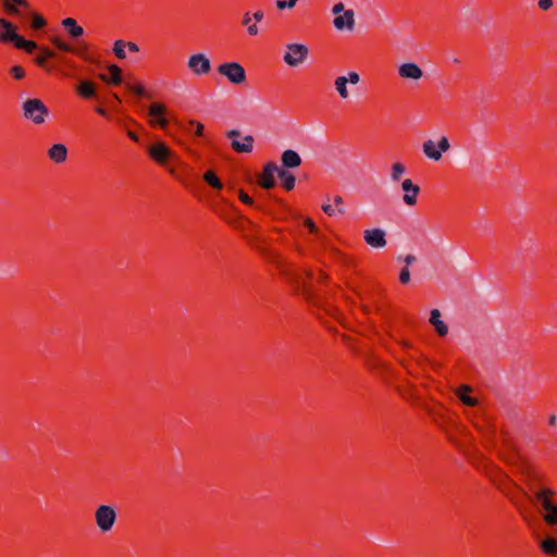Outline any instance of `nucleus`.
Listing matches in <instances>:
<instances>
[{
  "mask_svg": "<svg viewBox=\"0 0 557 557\" xmlns=\"http://www.w3.org/2000/svg\"><path fill=\"white\" fill-rule=\"evenodd\" d=\"M113 97H114L117 101H120V98H119V96H117V95H115V94H114V95H113Z\"/></svg>",
  "mask_w": 557,
  "mask_h": 557,
  "instance_id": "nucleus-56",
  "label": "nucleus"
},
{
  "mask_svg": "<svg viewBox=\"0 0 557 557\" xmlns=\"http://www.w3.org/2000/svg\"><path fill=\"white\" fill-rule=\"evenodd\" d=\"M253 18L256 20V22H260L263 18V12L262 11L255 12Z\"/></svg>",
  "mask_w": 557,
  "mask_h": 557,
  "instance_id": "nucleus-51",
  "label": "nucleus"
},
{
  "mask_svg": "<svg viewBox=\"0 0 557 557\" xmlns=\"http://www.w3.org/2000/svg\"><path fill=\"white\" fill-rule=\"evenodd\" d=\"M203 180L215 189L223 188L222 182L216 177V175L212 171H207L203 175Z\"/></svg>",
  "mask_w": 557,
  "mask_h": 557,
  "instance_id": "nucleus-33",
  "label": "nucleus"
},
{
  "mask_svg": "<svg viewBox=\"0 0 557 557\" xmlns=\"http://www.w3.org/2000/svg\"><path fill=\"white\" fill-rule=\"evenodd\" d=\"M0 35H20L17 26L9 20L0 16Z\"/></svg>",
  "mask_w": 557,
  "mask_h": 557,
  "instance_id": "nucleus-28",
  "label": "nucleus"
},
{
  "mask_svg": "<svg viewBox=\"0 0 557 557\" xmlns=\"http://www.w3.org/2000/svg\"><path fill=\"white\" fill-rule=\"evenodd\" d=\"M399 259L404 260L407 268L417 261V257L413 255H407L405 257H399Z\"/></svg>",
  "mask_w": 557,
  "mask_h": 557,
  "instance_id": "nucleus-47",
  "label": "nucleus"
},
{
  "mask_svg": "<svg viewBox=\"0 0 557 557\" xmlns=\"http://www.w3.org/2000/svg\"><path fill=\"white\" fill-rule=\"evenodd\" d=\"M398 73L404 78L414 81L420 79L423 75L422 70L416 63L412 62L401 64L398 69Z\"/></svg>",
  "mask_w": 557,
  "mask_h": 557,
  "instance_id": "nucleus-18",
  "label": "nucleus"
},
{
  "mask_svg": "<svg viewBox=\"0 0 557 557\" xmlns=\"http://www.w3.org/2000/svg\"><path fill=\"white\" fill-rule=\"evenodd\" d=\"M347 84L348 82L346 76H338L334 82L335 90L338 92L342 99H347L349 96Z\"/></svg>",
  "mask_w": 557,
  "mask_h": 557,
  "instance_id": "nucleus-27",
  "label": "nucleus"
},
{
  "mask_svg": "<svg viewBox=\"0 0 557 557\" xmlns=\"http://www.w3.org/2000/svg\"><path fill=\"white\" fill-rule=\"evenodd\" d=\"M127 135H128V137H129L132 140H134V141H138V137H137V135H136L135 133H133V132H128V133H127Z\"/></svg>",
  "mask_w": 557,
  "mask_h": 557,
  "instance_id": "nucleus-52",
  "label": "nucleus"
},
{
  "mask_svg": "<svg viewBox=\"0 0 557 557\" xmlns=\"http://www.w3.org/2000/svg\"><path fill=\"white\" fill-rule=\"evenodd\" d=\"M543 519L547 524H557V505L555 502L544 510Z\"/></svg>",
  "mask_w": 557,
  "mask_h": 557,
  "instance_id": "nucleus-29",
  "label": "nucleus"
},
{
  "mask_svg": "<svg viewBox=\"0 0 557 557\" xmlns=\"http://www.w3.org/2000/svg\"><path fill=\"white\" fill-rule=\"evenodd\" d=\"M305 225L310 230V232H312V233L317 232V227L310 219L305 220Z\"/></svg>",
  "mask_w": 557,
  "mask_h": 557,
  "instance_id": "nucleus-50",
  "label": "nucleus"
},
{
  "mask_svg": "<svg viewBox=\"0 0 557 557\" xmlns=\"http://www.w3.org/2000/svg\"><path fill=\"white\" fill-rule=\"evenodd\" d=\"M406 173V166L403 163L396 162L392 166L391 180L393 183L400 181L401 176Z\"/></svg>",
  "mask_w": 557,
  "mask_h": 557,
  "instance_id": "nucleus-31",
  "label": "nucleus"
},
{
  "mask_svg": "<svg viewBox=\"0 0 557 557\" xmlns=\"http://www.w3.org/2000/svg\"><path fill=\"white\" fill-rule=\"evenodd\" d=\"M334 202L338 209V212L343 213L344 212V208L342 207L344 200L341 196H335L334 198Z\"/></svg>",
  "mask_w": 557,
  "mask_h": 557,
  "instance_id": "nucleus-48",
  "label": "nucleus"
},
{
  "mask_svg": "<svg viewBox=\"0 0 557 557\" xmlns=\"http://www.w3.org/2000/svg\"><path fill=\"white\" fill-rule=\"evenodd\" d=\"M296 284L301 285V287H302V293L305 294V296H306V297H308V298H309V297H310V289H309V287H308L307 283L305 282V280H304L302 277H300V276H299V277L296 280Z\"/></svg>",
  "mask_w": 557,
  "mask_h": 557,
  "instance_id": "nucleus-42",
  "label": "nucleus"
},
{
  "mask_svg": "<svg viewBox=\"0 0 557 557\" xmlns=\"http://www.w3.org/2000/svg\"><path fill=\"white\" fill-rule=\"evenodd\" d=\"M109 73H110V78L107 75L102 74L100 76L101 79L104 81V82H109V83L115 84V85L121 84V82H122V76H121L122 71H121V69L119 66L111 65L109 67Z\"/></svg>",
  "mask_w": 557,
  "mask_h": 557,
  "instance_id": "nucleus-26",
  "label": "nucleus"
},
{
  "mask_svg": "<svg viewBox=\"0 0 557 557\" xmlns=\"http://www.w3.org/2000/svg\"><path fill=\"white\" fill-rule=\"evenodd\" d=\"M505 479H506V481H507L509 484H511V485H513V486L519 487V486H518V485H517V484H516L511 479H509L508 476H505Z\"/></svg>",
  "mask_w": 557,
  "mask_h": 557,
  "instance_id": "nucleus-54",
  "label": "nucleus"
},
{
  "mask_svg": "<svg viewBox=\"0 0 557 557\" xmlns=\"http://www.w3.org/2000/svg\"><path fill=\"white\" fill-rule=\"evenodd\" d=\"M53 45L62 51L72 52L85 57L84 51L86 49V45L82 41L74 39L71 41H65L61 37H53Z\"/></svg>",
  "mask_w": 557,
  "mask_h": 557,
  "instance_id": "nucleus-12",
  "label": "nucleus"
},
{
  "mask_svg": "<svg viewBox=\"0 0 557 557\" xmlns=\"http://www.w3.org/2000/svg\"><path fill=\"white\" fill-rule=\"evenodd\" d=\"M541 547L546 554H555L557 552V541L548 537L541 543Z\"/></svg>",
  "mask_w": 557,
  "mask_h": 557,
  "instance_id": "nucleus-34",
  "label": "nucleus"
},
{
  "mask_svg": "<svg viewBox=\"0 0 557 557\" xmlns=\"http://www.w3.org/2000/svg\"><path fill=\"white\" fill-rule=\"evenodd\" d=\"M333 24L338 30H351L355 24V13L351 9L334 17Z\"/></svg>",
  "mask_w": 557,
  "mask_h": 557,
  "instance_id": "nucleus-15",
  "label": "nucleus"
},
{
  "mask_svg": "<svg viewBox=\"0 0 557 557\" xmlns=\"http://www.w3.org/2000/svg\"><path fill=\"white\" fill-rule=\"evenodd\" d=\"M322 210L330 216L335 215V210L333 207L329 203L322 206Z\"/></svg>",
  "mask_w": 557,
  "mask_h": 557,
  "instance_id": "nucleus-49",
  "label": "nucleus"
},
{
  "mask_svg": "<svg viewBox=\"0 0 557 557\" xmlns=\"http://www.w3.org/2000/svg\"><path fill=\"white\" fill-rule=\"evenodd\" d=\"M556 421H557V417H556V416H552V417L549 418V423H550V424H555V423H556Z\"/></svg>",
  "mask_w": 557,
  "mask_h": 557,
  "instance_id": "nucleus-53",
  "label": "nucleus"
},
{
  "mask_svg": "<svg viewBox=\"0 0 557 557\" xmlns=\"http://www.w3.org/2000/svg\"><path fill=\"white\" fill-rule=\"evenodd\" d=\"M401 189L404 190L403 200L407 206H414L417 203V197L420 193V187L412 183L411 180L407 178L401 183Z\"/></svg>",
  "mask_w": 557,
  "mask_h": 557,
  "instance_id": "nucleus-14",
  "label": "nucleus"
},
{
  "mask_svg": "<svg viewBox=\"0 0 557 557\" xmlns=\"http://www.w3.org/2000/svg\"><path fill=\"white\" fill-rule=\"evenodd\" d=\"M437 147H438V151H441V154L443 152H446L449 150L450 148V144H449V140L447 137L443 136L440 138L438 143H437Z\"/></svg>",
  "mask_w": 557,
  "mask_h": 557,
  "instance_id": "nucleus-37",
  "label": "nucleus"
},
{
  "mask_svg": "<svg viewBox=\"0 0 557 557\" xmlns=\"http://www.w3.org/2000/svg\"><path fill=\"white\" fill-rule=\"evenodd\" d=\"M77 90L85 98H90V97H92L95 95V87H94V85L90 82H87V81L81 82Z\"/></svg>",
  "mask_w": 557,
  "mask_h": 557,
  "instance_id": "nucleus-32",
  "label": "nucleus"
},
{
  "mask_svg": "<svg viewBox=\"0 0 557 557\" xmlns=\"http://www.w3.org/2000/svg\"><path fill=\"white\" fill-rule=\"evenodd\" d=\"M194 125L196 126L195 134H196L197 136H202V134H203V124H201L200 122H196V121L190 120V121L188 122V126H186V127H185V126H182V127H183L186 132H190V126H194Z\"/></svg>",
  "mask_w": 557,
  "mask_h": 557,
  "instance_id": "nucleus-35",
  "label": "nucleus"
},
{
  "mask_svg": "<svg viewBox=\"0 0 557 557\" xmlns=\"http://www.w3.org/2000/svg\"><path fill=\"white\" fill-rule=\"evenodd\" d=\"M505 450H499L498 455L508 465L515 466L521 473L523 462L530 463L519 451L516 444L508 437L504 438Z\"/></svg>",
  "mask_w": 557,
  "mask_h": 557,
  "instance_id": "nucleus-6",
  "label": "nucleus"
},
{
  "mask_svg": "<svg viewBox=\"0 0 557 557\" xmlns=\"http://www.w3.org/2000/svg\"><path fill=\"white\" fill-rule=\"evenodd\" d=\"M277 176L281 178L284 189L292 190L295 187V176L285 169H280Z\"/></svg>",
  "mask_w": 557,
  "mask_h": 557,
  "instance_id": "nucleus-25",
  "label": "nucleus"
},
{
  "mask_svg": "<svg viewBox=\"0 0 557 557\" xmlns=\"http://www.w3.org/2000/svg\"><path fill=\"white\" fill-rule=\"evenodd\" d=\"M165 111V108L164 106L160 104V103H153L150 106L149 108V115H151L152 117H154V120L151 121L152 124H159L161 127H165L166 124H168V121L166 119H164L162 116V114L164 113Z\"/></svg>",
  "mask_w": 557,
  "mask_h": 557,
  "instance_id": "nucleus-22",
  "label": "nucleus"
},
{
  "mask_svg": "<svg viewBox=\"0 0 557 557\" xmlns=\"http://www.w3.org/2000/svg\"><path fill=\"white\" fill-rule=\"evenodd\" d=\"M48 157L55 163H62L67 158V148L63 144H54L48 150Z\"/></svg>",
  "mask_w": 557,
  "mask_h": 557,
  "instance_id": "nucleus-20",
  "label": "nucleus"
},
{
  "mask_svg": "<svg viewBox=\"0 0 557 557\" xmlns=\"http://www.w3.org/2000/svg\"><path fill=\"white\" fill-rule=\"evenodd\" d=\"M148 152L158 163H164L172 154L171 150L163 143L150 146Z\"/></svg>",
  "mask_w": 557,
  "mask_h": 557,
  "instance_id": "nucleus-16",
  "label": "nucleus"
},
{
  "mask_svg": "<svg viewBox=\"0 0 557 557\" xmlns=\"http://www.w3.org/2000/svg\"><path fill=\"white\" fill-rule=\"evenodd\" d=\"M399 281L403 284H408L410 282V272L407 267L401 269L399 274Z\"/></svg>",
  "mask_w": 557,
  "mask_h": 557,
  "instance_id": "nucleus-39",
  "label": "nucleus"
},
{
  "mask_svg": "<svg viewBox=\"0 0 557 557\" xmlns=\"http://www.w3.org/2000/svg\"><path fill=\"white\" fill-rule=\"evenodd\" d=\"M435 147V143L429 139L423 144V152L429 159L433 161H440L442 159V154L441 151H438V149H436Z\"/></svg>",
  "mask_w": 557,
  "mask_h": 557,
  "instance_id": "nucleus-24",
  "label": "nucleus"
},
{
  "mask_svg": "<svg viewBox=\"0 0 557 557\" xmlns=\"http://www.w3.org/2000/svg\"><path fill=\"white\" fill-rule=\"evenodd\" d=\"M11 73L16 79H21L24 77V70L18 65L13 66L11 69Z\"/></svg>",
  "mask_w": 557,
  "mask_h": 557,
  "instance_id": "nucleus-43",
  "label": "nucleus"
},
{
  "mask_svg": "<svg viewBox=\"0 0 557 557\" xmlns=\"http://www.w3.org/2000/svg\"><path fill=\"white\" fill-rule=\"evenodd\" d=\"M278 170H280V168L273 162L265 164L263 168V172L259 178V184L263 188H267V189L274 187V185H275L274 175L275 174L278 175Z\"/></svg>",
  "mask_w": 557,
  "mask_h": 557,
  "instance_id": "nucleus-13",
  "label": "nucleus"
},
{
  "mask_svg": "<svg viewBox=\"0 0 557 557\" xmlns=\"http://www.w3.org/2000/svg\"><path fill=\"white\" fill-rule=\"evenodd\" d=\"M23 115L35 124H42L49 115L48 107L37 98L27 99L23 102Z\"/></svg>",
  "mask_w": 557,
  "mask_h": 557,
  "instance_id": "nucleus-3",
  "label": "nucleus"
},
{
  "mask_svg": "<svg viewBox=\"0 0 557 557\" xmlns=\"http://www.w3.org/2000/svg\"><path fill=\"white\" fill-rule=\"evenodd\" d=\"M298 0H277L276 1V7L277 9L280 10H284V9H292L295 7V4L297 3Z\"/></svg>",
  "mask_w": 557,
  "mask_h": 557,
  "instance_id": "nucleus-36",
  "label": "nucleus"
},
{
  "mask_svg": "<svg viewBox=\"0 0 557 557\" xmlns=\"http://www.w3.org/2000/svg\"><path fill=\"white\" fill-rule=\"evenodd\" d=\"M471 389L469 386L467 385H463L461 386V388L458 391L457 395L459 397V399L467 406H475L476 405V399L473 398V397H470L467 395V393H469Z\"/></svg>",
  "mask_w": 557,
  "mask_h": 557,
  "instance_id": "nucleus-30",
  "label": "nucleus"
},
{
  "mask_svg": "<svg viewBox=\"0 0 557 557\" xmlns=\"http://www.w3.org/2000/svg\"><path fill=\"white\" fill-rule=\"evenodd\" d=\"M127 88L135 92L137 96H145V89L141 86H134L131 84H126Z\"/></svg>",
  "mask_w": 557,
  "mask_h": 557,
  "instance_id": "nucleus-45",
  "label": "nucleus"
},
{
  "mask_svg": "<svg viewBox=\"0 0 557 557\" xmlns=\"http://www.w3.org/2000/svg\"><path fill=\"white\" fill-rule=\"evenodd\" d=\"M116 517V511L110 505H100L95 512L96 524L103 533L113 528Z\"/></svg>",
  "mask_w": 557,
  "mask_h": 557,
  "instance_id": "nucleus-7",
  "label": "nucleus"
},
{
  "mask_svg": "<svg viewBox=\"0 0 557 557\" xmlns=\"http://www.w3.org/2000/svg\"><path fill=\"white\" fill-rule=\"evenodd\" d=\"M238 198L240 199V201H243L244 203L246 205H249V206H252L253 205V200L251 197H249L244 190H238Z\"/></svg>",
  "mask_w": 557,
  "mask_h": 557,
  "instance_id": "nucleus-40",
  "label": "nucleus"
},
{
  "mask_svg": "<svg viewBox=\"0 0 557 557\" xmlns=\"http://www.w3.org/2000/svg\"><path fill=\"white\" fill-rule=\"evenodd\" d=\"M521 475L524 478L530 494L524 488L519 487L521 492L529 497L540 511L546 510L554 503L555 492L549 487L541 485L543 475L531 463L523 462Z\"/></svg>",
  "mask_w": 557,
  "mask_h": 557,
  "instance_id": "nucleus-1",
  "label": "nucleus"
},
{
  "mask_svg": "<svg viewBox=\"0 0 557 557\" xmlns=\"http://www.w3.org/2000/svg\"><path fill=\"white\" fill-rule=\"evenodd\" d=\"M281 162L283 168L287 171V169H296L301 164V158L299 153L295 150L287 149L282 152Z\"/></svg>",
  "mask_w": 557,
  "mask_h": 557,
  "instance_id": "nucleus-17",
  "label": "nucleus"
},
{
  "mask_svg": "<svg viewBox=\"0 0 557 557\" xmlns=\"http://www.w3.org/2000/svg\"><path fill=\"white\" fill-rule=\"evenodd\" d=\"M537 7L543 11H548L553 7V0H539Z\"/></svg>",
  "mask_w": 557,
  "mask_h": 557,
  "instance_id": "nucleus-44",
  "label": "nucleus"
},
{
  "mask_svg": "<svg viewBox=\"0 0 557 557\" xmlns=\"http://www.w3.org/2000/svg\"><path fill=\"white\" fill-rule=\"evenodd\" d=\"M363 239L370 247L382 249L387 245L386 232L383 228H369L363 232Z\"/></svg>",
  "mask_w": 557,
  "mask_h": 557,
  "instance_id": "nucleus-10",
  "label": "nucleus"
},
{
  "mask_svg": "<svg viewBox=\"0 0 557 557\" xmlns=\"http://www.w3.org/2000/svg\"><path fill=\"white\" fill-rule=\"evenodd\" d=\"M430 323L435 327L440 336H445L448 333V326L441 320V311L438 309L431 310Z\"/></svg>",
  "mask_w": 557,
  "mask_h": 557,
  "instance_id": "nucleus-21",
  "label": "nucleus"
},
{
  "mask_svg": "<svg viewBox=\"0 0 557 557\" xmlns=\"http://www.w3.org/2000/svg\"><path fill=\"white\" fill-rule=\"evenodd\" d=\"M97 112H98L99 114H101V115H106V114H107L106 110H104V109H102V108H98V109H97Z\"/></svg>",
  "mask_w": 557,
  "mask_h": 557,
  "instance_id": "nucleus-55",
  "label": "nucleus"
},
{
  "mask_svg": "<svg viewBox=\"0 0 557 557\" xmlns=\"http://www.w3.org/2000/svg\"><path fill=\"white\" fill-rule=\"evenodd\" d=\"M4 12L16 18L23 29L40 30L47 21L36 13L27 0H2Z\"/></svg>",
  "mask_w": 557,
  "mask_h": 557,
  "instance_id": "nucleus-2",
  "label": "nucleus"
},
{
  "mask_svg": "<svg viewBox=\"0 0 557 557\" xmlns=\"http://www.w3.org/2000/svg\"><path fill=\"white\" fill-rule=\"evenodd\" d=\"M218 72L225 76L232 84L240 85L246 82V71L237 62H226L218 67Z\"/></svg>",
  "mask_w": 557,
  "mask_h": 557,
  "instance_id": "nucleus-8",
  "label": "nucleus"
},
{
  "mask_svg": "<svg viewBox=\"0 0 557 557\" xmlns=\"http://www.w3.org/2000/svg\"><path fill=\"white\" fill-rule=\"evenodd\" d=\"M346 79L351 85H357L360 82V76L357 72H349L348 76H346Z\"/></svg>",
  "mask_w": 557,
  "mask_h": 557,
  "instance_id": "nucleus-41",
  "label": "nucleus"
},
{
  "mask_svg": "<svg viewBox=\"0 0 557 557\" xmlns=\"http://www.w3.org/2000/svg\"><path fill=\"white\" fill-rule=\"evenodd\" d=\"M309 54V48L304 44H287L283 54L284 62L293 67L302 64Z\"/></svg>",
  "mask_w": 557,
  "mask_h": 557,
  "instance_id": "nucleus-5",
  "label": "nucleus"
},
{
  "mask_svg": "<svg viewBox=\"0 0 557 557\" xmlns=\"http://www.w3.org/2000/svg\"><path fill=\"white\" fill-rule=\"evenodd\" d=\"M61 25L67 35H84V28L73 17L63 18Z\"/></svg>",
  "mask_w": 557,
  "mask_h": 557,
  "instance_id": "nucleus-23",
  "label": "nucleus"
},
{
  "mask_svg": "<svg viewBox=\"0 0 557 557\" xmlns=\"http://www.w3.org/2000/svg\"><path fill=\"white\" fill-rule=\"evenodd\" d=\"M345 11V7L342 2L336 3L332 9V12L335 16L343 14Z\"/></svg>",
  "mask_w": 557,
  "mask_h": 557,
  "instance_id": "nucleus-46",
  "label": "nucleus"
},
{
  "mask_svg": "<svg viewBox=\"0 0 557 557\" xmlns=\"http://www.w3.org/2000/svg\"><path fill=\"white\" fill-rule=\"evenodd\" d=\"M4 42H12L14 47L18 49H24L27 52H33L35 49H40L42 54L36 58V63L38 65H44L47 58H52L54 55L53 51L48 48H38L37 44L32 40H26L25 37H0Z\"/></svg>",
  "mask_w": 557,
  "mask_h": 557,
  "instance_id": "nucleus-4",
  "label": "nucleus"
},
{
  "mask_svg": "<svg viewBox=\"0 0 557 557\" xmlns=\"http://www.w3.org/2000/svg\"><path fill=\"white\" fill-rule=\"evenodd\" d=\"M125 48H128V51L131 52H137L139 50L138 46L135 42L120 39L114 42L113 52L117 58L124 59L126 58Z\"/></svg>",
  "mask_w": 557,
  "mask_h": 557,
  "instance_id": "nucleus-19",
  "label": "nucleus"
},
{
  "mask_svg": "<svg viewBox=\"0 0 557 557\" xmlns=\"http://www.w3.org/2000/svg\"><path fill=\"white\" fill-rule=\"evenodd\" d=\"M187 65L189 70L197 75L207 74L211 69L210 60L203 53L193 54Z\"/></svg>",
  "mask_w": 557,
  "mask_h": 557,
  "instance_id": "nucleus-11",
  "label": "nucleus"
},
{
  "mask_svg": "<svg viewBox=\"0 0 557 557\" xmlns=\"http://www.w3.org/2000/svg\"><path fill=\"white\" fill-rule=\"evenodd\" d=\"M240 135L239 131L231 129L226 133V136L232 139V148L239 153H249L252 151L255 138L251 135H246L243 141L236 138Z\"/></svg>",
  "mask_w": 557,
  "mask_h": 557,
  "instance_id": "nucleus-9",
  "label": "nucleus"
},
{
  "mask_svg": "<svg viewBox=\"0 0 557 557\" xmlns=\"http://www.w3.org/2000/svg\"><path fill=\"white\" fill-rule=\"evenodd\" d=\"M250 17L248 15V13L245 15V18L243 20V24L245 25H248V34L249 35H257L258 33V27H257V24H249L250 23Z\"/></svg>",
  "mask_w": 557,
  "mask_h": 557,
  "instance_id": "nucleus-38",
  "label": "nucleus"
}]
</instances>
